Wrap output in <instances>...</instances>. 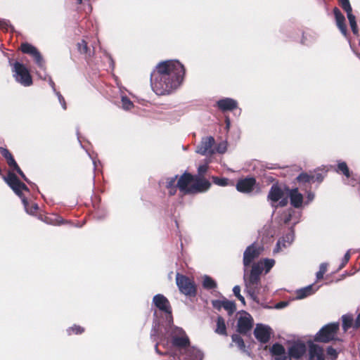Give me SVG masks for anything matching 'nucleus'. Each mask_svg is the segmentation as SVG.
<instances>
[{"mask_svg": "<svg viewBox=\"0 0 360 360\" xmlns=\"http://www.w3.org/2000/svg\"><path fill=\"white\" fill-rule=\"evenodd\" d=\"M0 153L1 155L6 160L9 167L15 164V160H14L12 154L8 151V150L4 148H0Z\"/></svg>", "mask_w": 360, "mask_h": 360, "instance_id": "31", "label": "nucleus"}, {"mask_svg": "<svg viewBox=\"0 0 360 360\" xmlns=\"http://www.w3.org/2000/svg\"><path fill=\"white\" fill-rule=\"evenodd\" d=\"M185 69L176 60L159 63L150 74V85L157 95L172 93L181 84Z\"/></svg>", "mask_w": 360, "mask_h": 360, "instance_id": "1", "label": "nucleus"}, {"mask_svg": "<svg viewBox=\"0 0 360 360\" xmlns=\"http://www.w3.org/2000/svg\"><path fill=\"white\" fill-rule=\"evenodd\" d=\"M75 1L79 4H82V0H75Z\"/></svg>", "mask_w": 360, "mask_h": 360, "instance_id": "62", "label": "nucleus"}, {"mask_svg": "<svg viewBox=\"0 0 360 360\" xmlns=\"http://www.w3.org/2000/svg\"><path fill=\"white\" fill-rule=\"evenodd\" d=\"M215 333L219 335H226V327L225 324V320L221 316H218L217 319V328L215 329Z\"/></svg>", "mask_w": 360, "mask_h": 360, "instance_id": "27", "label": "nucleus"}, {"mask_svg": "<svg viewBox=\"0 0 360 360\" xmlns=\"http://www.w3.org/2000/svg\"><path fill=\"white\" fill-rule=\"evenodd\" d=\"M10 27H11V25L8 20L0 18V28L1 29L5 30H8V29Z\"/></svg>", "mask_w": 360, "mask_h": 360, "instance_id": "49", "label": "nucleus"}, {"mask_svg": "<svg viewBox=\"0 0 360 360\" xmlns=\"http://www.w3.org/2000/svg\"><path fill=\"white\" fill-rule=\"evenodd\" d=\"M77 49L80 53L87 54L89 51V48L86 41L82 39L80 42H78Z\"/></svg>", "mask_w": 360, "mask_h": 360, "instance_id": "39", "label": "nucleus"}, {"mask_svg": "<svg viewBox=\"0 0 360 360\" xmlns=\"http://www.w3.org/2000/svg\"><path fill=\"white\" fill-rule=\"evenodd\" d=\"M267 200L275 209L285 207L288 202V192L285 193L278 185L273 184L269 191Z\"/></svg>", "mask_w": 360, "mask_h": 360, "instance_id": "7", "label": "nucleus"}, {"mask_svg": "<svg viewBox=\"0 0 360 360\" xmlns=\"http://www.w3.org/2000/svg\"><path fill=\"white\" fill-rule=\"evenodd\" d=\"M252 326L253 319L250 314L242 311L237 323V331L240 334L245 335L251 330Z\"/></svg>", "mask_w": 360, "mask_h": 360, "instance_id": "12", "label": "nucleus"}, {"mask_svg": "<svg viewBox=\"0 0 360 360\" xmlns=\"http://www.w3.org/2000/svg\"><path fill=\"white\" fill-rule=\"evenodd\" d=\"M202 286L204 288L211 290L217 288V283L209 276H204L202 281Z\"/></svg>", "mask_w": 360, "mask_h": 360, "instance_id": "28", "label": "nucleus"}, {"mask_svg": "<svg viewBox=\"0 0 360 360\" xmlns=\"http://www.w3.org/2000/svg\"><path fill=\"white\" fill-rule=\"evenodd\" d=\"M90 158L92 159V161H93V164H94V169L96 168L97 167V165H96V160H95L94 158H92L91 156H90Z\"/></svg>", "mask_w": 360, "mask_h": 360, "instance_id": "60", "label": "nucleus"}, {"mask_svg": "<svg viewBox=\"0 0 360 360\" xmlns=\"http://www.w3.org/2000/svg\"><path fill=\"white\" fill-rule=\"evenodd\" d=\"M288 198H290V204L295 208H300L303 204V195L299 192L297 188H287Z\"/></svg>", "mask_w": 360, "mask_h": 360, "instance_id": "19", "label": "nucleus"}, {"mask_svg": "<svg viewBox=\"0 0 360 360\" xmlns=\"http://www.w3.org/2000/svg\"><path fill=\"white\" fill-rule=\"evenodd\" d=\"M214 143V137L211 136L203 137L195 151L197 153L202 155H212L215 153V150L213 147Z\"/></svg>", "mask_w": 360, "mask_h": 360, "instance_id": "13", "label": "nucleus"}, {"mask_svg": "<svg viewBox=\"0 0 360 360\" xmlns=\"http://www.w3.org/2000/svg\"><path fill=\"white\" fill-rule=\"evenodd\" d=\"M212 181L216 185L226 186H228L229 179L225 177L212 176Z\"/></svg>", "mask_w": 360, "mask_h": 360, "instance_id": "36", "label": "nucleus"}, {"mask_svg": "<svg viewBox=\"0 0 360 360\" xmlns=\"http://www.w3.org/2000/svg\"><path fill=\"white\" fill-rule=\"evenodd\" d=\"M295 213V212L292 210H288L286 212H283L281 216V221L285 224H290L292 219V216Z\"/></svg>", "mask_w": 360, "mask_h": 360, "instance_id": "35", "label": "nucleus"}, {"mask_svg": "<svg viewBox=\"0 0 360 360\" xmlns=\"http://www.w3.org/2000/svg\"><path fill=\"white\" fill-rule=\"evenodd\" d=\"M84 331V328H82L79 326H76V325H75L72 327H70L69 328L67 329V333L68 335H71L72 333L81 334Z\"/></svg>", "mask_w": 360, "mask_h": 360, "instance_id": "43", "label": "nucleus"}, {"mask_svg": "<svg viewBox=\"0 0 360 360\" xmlns=\"http://www.w3.org/2000/svg\"><path fill=\"white\" fill-rule=\"evenodd\" d=\"M288 304L287 302H280L275 305L274 308L277 309H281L287 307Z\"/></svg>", "mask_w": 360, "mask_h": 360, "instance_id": "56", "label": "nucleus"}, {"mask_svg": "<svg viewBox=\"0 0 360 360\" xmlns=\"http://www.w3.org/2000/svg\"><path fill=\"white\" fill-rule=\"evenodd\" d=\"M350 259V250H349L345 255H344V257L342 258V263L339 267V269L343 268L345 264L349 262Z\"/></svg>", "mask_w": 360, "mask_h": 360, "instance_id": "50", "label": "nucleus"}, {"mask_svg": "<svg viewBox=\"0 0 360 360\" xmlns=\"http://www.w3.org/2000/svg\"><path fill=\"white\" fill-rule=\"evenodd\" d=\"M178 175H175L174 176L168 177L165 179V186L169 190V194L170 195H174L176 192V186Z\"/></svg>", "mask_w": 360, "mask_h": 360, "instance_id": "26", "label": "nucleus"}, {"mask_svg": "<svg viewBox=\"0 0 360 360\" xmlns=\"http://www.w3.org/2000/svg\"><path fill=\"white\" fill-rule=\"evenodd\" d=\"M226 125H227V127H229V120L228 119L226 120Z\"/></svg>", "mask_w": 360, "mask_h": 360, "instance_id": "63", "label": "nucleus"}, {"mask_svg": "<svg viewBox=\"0 0 360 360\" xmlns=\"http://www.w3.org/2000/svg\"><path fill=\"white\" fill-rule=\"evenodd\" d=\"M314 182L315 181H319V182H321V181L323 180V178H324V177H323V174H321V173H317V174H315V175H314Z\"/></svg>", "mask_w": 360, "mask_h": 360, "instance_id": "57", "label": "nucleus"}, {"mask_svg": "<svg viewBox=\"0 0 360 360\" xmlns=\"http://www.w3.org/2000/svg\"><path fill=\"white\" fill-rule=\"evenodd\" d=\"M227 149V142L225 141H223L217 144L216 148H214L215 153H224L226 151Z\"/></svg>", "mask_w": 360, "mask_h": 360, "instance_id": "44", "label": "nucleus"}, {"mask_svg": "<svg viewBox=\"0 0 360 360\" xmlns=\"http://www.w3.org/2000/svg\"><path fill=\"white\" fill-rule=\"evenodd\" d=\"M318 288V287L315 288L314 285H309L304 288H300L296 291V298L298 300L304 299L314 294Z\"/></svg>", "mask_w": 360, "mask_h": 360, "instance_id": "25", "label": "nucleus"}, {"mask_svg": "<svg viewBox=\"0 0 360 360\" xmlns=\"http://www.w3.org/2000/svg\"><path fill=\"white\" fill-rule=\"evenodd\" d=\"M166 331L175 351L161 352L158 349V342H157L155 349L158 354L169 355L172 360H181L179 354L184 352L185 356L183 360H202L204 357L202 352L194 347L189 346V338L182 328L171 325L166 329Z\"/></svg>", "mask_w": 360, "mask_h": 360, "instance_id": "2", "label": "nucleus"}, {"mask_svg": "<svg viewBox=\"0 0 360 360\" xmlns=\"http://www.w3.org/2000/svg\"><path fill=\"white\" fill-rule=\"evenodd\" d=\"M314 176L308 174L307 173H305V172H302L296 178V180L300 184L314 182Z\"/></svg>", "mask_w": 360, "mask_h": 360, "instance_id": "30", "label": "nucleus"}, {"mask_svg": "<svg viewBox=\"0 0 360 360\" xmlns=\"http://www.w3.org/2000/svg\"><path fill=\"white\" fill-rule=\"evenodd\" d=\"M338 1L342 8L346 12L347 17L353 15L352 8L349 0H338Z\"/></svg>", "mask_w": 360, "mask_h": 360, "instance_id": "34", "label": "nucleus"}, {"mask_svg": "<svg viewBox=\"0 0 360 360\" xmlns=\"http://www.w3.org/2000/svg\"><path fill=\"white\" fill-rule=\"evenodd\" d=\"M257 340L262 343H266L271 337V328L267 326L257 324L254 330Z\"/></svg>", "mask_w": 360, "mask_h": 360, "instance_id": "18", "label": "nucleus"}, {"mask_svg": "<svg viewBox=\"0 0 360 360\" xmlns=\"http://www.w3.org/2000/svg\"><path fill=\"white\" fill-rule=\"evenodd\" d=\"M309 360H325L323 349L316 344H311L309 348Z\"/></svg>", "mask_w": 360, "mask_h": 360, "instance_id": "22", "label": "nucleus"}, {"mask_svg": "<svg viewBox=\"0 0 360 360\" xmlns=\"http://www.w3.org/2000/svg\"><path fill=\"white\" fill-rule=\"evenodd\" d=\"M13 170H15L17 173L19 174V175L28 184H30V181L28 180V179L26 177L23 172L21 170V169L19 167L16 162L15 164L12 165V166L10 167Z\"/></svg>", "mask_w": 360, "mask_h": 360, "instance_id": "46", "label": "nucleus"}, {"mask_svg": "<svg viewBox=\"0 0 360 360\" xmlns=\"http://www.w3.org/2000/svg\"><path fill=\"white\" fill-rule=\"evenodd\" d=\"M270 352L275 360H290V356H288L284 347L278 343L274 344Z\"/></svg>", "mask_w": 360, "mask_h": 360, "instance_id": "21", "label": "nucleus"}, {"mask_svg": "<svg viewBox=\"0 0 360 360\" xmlns=\"http://www.w3.org/2000/svg\"><path fill=\"white\" fill-rule=\"evenodd\" d=\"M223 308L227 311L229 315H231L236 309L235 303L226 299L224 300Z\"/></svg>", "mask_w": 360, "mask_h": 360, "instance_id": "33", "label": "nucleus"}, {"mask_svg": "<svg viewBox=\"0 0 360 360\" xmlns=\"http://www.w3.org/2000/svg\"><path fill=\"white\" fill-rule=\"evenodd\" d=\"M207 170V166L206 165H200L198 168V171L200 175L205 174Z\"/></svg>", "mask_w": 360, "mask_h": 360, "instance_id": "55", "label": "nucleus"}, {"mask_svg": "<svg viewBox=\"0 0 360 360\" xmlns=\"http://www.w3.org/2000/svg\"><path fill=\"white\" fill-rule=\"evenodd\" d=\"M333 13L335 18V21L338 27L342 32V34L345 36L347 34V26L345 25V18L343 14L341 13L340 9L337 7H335L333 9Z\"/></svg>", "mask_w": 360, "mask_h": 360, "instance_id": "23", "label": "nucleus"}, {"mask_svg": "<svg viewBox=\"0 0 360 360\" xmlns=\"http://www.w3.org/2000/svg\"><path fill=\"white\" fill-rule=\"evenodd\" d=\"M105 215H106V212L105 210H98L95 213V217H96L97 219H103Z\"/></svg>", "mask_w": 360, "mask_h": 360, "instance_id": "54", "label": "nucleus"}, {"mask_svg": "<svg viewBox=\"0 0 360 360\" xmlns=\"http://www.w3.org/2000/svg\"><path fill=\"white\" fill-rule=\"evenodd\" d=\"M338 171L341 172L347 178H349L350 176L349 168L345 162L338 164Z\"/></svg>", "mask_w": 360, "mask_h": 360, "instance_id": "37", "label": "nucleus"}, {"mask_svg": "<svg viewBox=\"0 0 360 360\" xmlns=\"http://www.w3.org/2000/svg\"><path fill=\"white\" fill-rule=\"evenodd\" d=\"M4 179L14 193L21 198L25 211L28 214H34L38 209V205L37 204H33L32 207L30 209L28 207V202L22 193V191H29L27 186L24 183L21 182L15 174L11 172H8L6 176H4Z\"/></svg>", "mask_w": 360, "mask_h": 360, "instance_id": "5", "label": "nucleus"}, {"mask_svg": "<svg viewBox=\"0 0 360 360\" xmlns=\"http://www.w3.org/2000/svg\"><path fill=\"white\" fill-rule=\"evenodd\" d=\"M56 95L57 96L58 98V101L60 103V105H62V108L65 110L66 109V103H65V101L64 99V98L63 97V96L60 94V92L58 91H56Z\"/></svg>", "mask_w": 360, "mask_h": 360, "instance_id": "51", "label": "nucleus"}, {"mask_svg": "<svg viewBox=\"0 0 360 360\" xmlns=\"http://www.w3.org/2000/svg\"><path fill=\"white\" fill-rule=\"evenodd\" d=\"M264 248L256 244H252L249 245L243 253V265H244V274H247V268L250 264L263 252Z\"/></svg>", "mask_w": 360, "mask_h": 360, "instance_id": "10", "label": "nucleus"}, {"mask_svg": "<svg viewBox=\"0 0 360 360\" xmlns=\"http://www.w3.org/2000/svg\"><path fill=\"white\" fill-rule=\"evenodd\" d=\"M212 304L214 308L219 310L221 308H223L224 300H213Z\"/></svg>", "mask_w": 360, "mask_h": 360, "instance_id": "52", "label": "nucleus"}, {"mask_svg": "<svg viewBox=\"0 0 360 360\" xmlns=\"http://www.w3.org/2000/svg\"><path fill=\"white\" fill-rule=\"evenodd\" d=\"M342 328L344 331H347L352 327L353 323V316L352 314H345L342 316Z\"/></svg>", "mask_w": 360, "mask_h": 360, "instance_id": "29", "label": "nucleus"}, {"mask_svg": "<svg viewBox=\"0 0 360 360\" xmlns=\"http://www.w3.org/2000/svg\"><path fill=\"white\" fill-rule=\"evenodd\" d=\"M233 342L236 343V345L238 347V348L243 351H245V345L243 338L238 334H233L231 336Z\"/></svg>", "mask_w": 360, "mask_h": 360, "instance_id": "32", "label": "nucleus"}, {"mask_svg": "<svg viewBox=\"0 0 360 360\" xmlns=\"http://www.w3.org/2000/svg\"><path fill=\"white\" fill-rule=\"evenodd\" d=\"M294 240V232L291 229L290 231L286 235L281 238L276 243V245L274 249V252H278L282 251L283 249L289 247Z\"/></svg>", "mask_w": 360, "mask_h": 360, "instance_id": "20", "label": "nucleus"}, {"mask_svg": "<svg viewBox=\"0 0 360 360\" xmlns=\"http://www.w3.org/2000/svg\"><path fill=\"white\" fill-rule=\"evenodd\" d=\"M339 326L338 322L331 323L324 326L316 334L314 340L326 343L331 340H336Z\"/></svg>", "mask_w": 360, "mask_h": 360, "instance_id": "8", "label": "nucleus"}, {"mask_svg": "<svg viewBox=\"0 0 360 360\" xmlns=\"http://www.w3.org/2000/svg\"><path fill=\"white\" fill-rule=\"evenodd\" d=\"M13 170H15L17 173L19 174V175L28 184H30V181L28 180V179L26 177L23 172L21 170V169L19 167L16 162L15 164L12 165V166L10 167Z\"/></svg>", "mask_w": 360, "mask_h": 360, "instance_id": "47", "label": "nucleus"}, {"mask_svg": "<svg viewBox=\"0 0 360 360\" xmlns=\"http://www.w3.org/2000/svg\"><path fill=\"white\" fill-rule=\"evenodd\" d=\"M274 264V259H264L253 264L250 274H244L245 291L253 301L259 302L257 294L260 290V275L263 271L268 273Z\"/></svg>", "mask_w": 360, "mask_h": 360, "instance_id": "3", "label": "nucleus"}, {"mask_svg": "<svg viewBox=\"0 0 360 360\" xmlns=\"http://www.w3.org/2000/svg\"><path fill=\"white\" fill-rule=\"evenodd\" d=\"M122 108L124 110H130L133 106V103L126 96H122L121 98Z\"/></svg>", "mask_w": 360, "mask_h": 360, "instance_id": "40", "label": "nucleus"}, {"mask_svg": "<svg viewBox=\"0 0 360 360\" xmlns=\"http://www.w3.org/2000/svg\"><path fill=\"white\" fill-rule=\"evenodd\" d=\"M307 203H309V202H311L314 200V194L313 193H311V192H309V193H307Z\"/></svg>", "mask_w": 360, "mask_h": 360, "instance_id": "59", "label": "nucleus"}, {"mask_svg": "<svg viewBox=\"0 0 360 360\" xmlns=\"http://www.w3.org/2000/svg\"><path fill=\"white\" fill-rule=\"evenodd\" d=\"M359 327H360V313L358 314V316L355 320L354 325V328H358Z\"/></svg>", "mask_w": 360, "mask_h": 360, "instance_id": "58", "label": "nucleus"}, {"mask_svg": "<svg viewBox=\"0 0 360 360\" xmlns=\"http://www.w3.org/2000/svg\"><path fill=\"white\" fill-rule=\"evenodd\" d=\"M176 283L180 292L189 296H195L196 294V288L194 282L188 277L181 275L179 273L176 276Z\"/></svg>", "mask_w": 360, "mask_h": 360, "instance_id": "9", "label": "nucleus"}, {"mask_svg": "<svg viewBox=\"0 0 360 360\" xmlns=\"http://www.w3.org/2000/svg\"><path fill=\"white\" fill-rule=\"evenodd\" d=\"M211 186L209 181L199 176H194L193 184L191 185V193H202L207 191Z\"/></svg>", "mask_w": 360, "mask_h": 360, "instance_id": "16", "label": "nucleus"}, {"mask_svg": "<svg viewBox=\"0 0 360 360\" xmlns=\"http://www.w3.org/2000/svg\"><path fill=\"white\" fill-rule=\"evenodd\" d=\"M256 180L253 177L240 179L236 184L238 191L243 193H250L255 189Z\"/></svg>", "mask_w": 360, "mask_h": 360, "instance_id": "15", "label": "nucleus"}, {"mask_svg": "<svg viewBox=\"0 0 360 360\" xmlns=\"http://www.w3.org/2000/svg\"><path fill=\"white\" fill-rule=\"evenodd\" d=\"M10 65L15 81L24 86H30L32 84V77L27 68L20 62L12 63L9 59Z\"/></svg>", "mask_w": 360, "mask_h": 360, "instance_id": "6", "label": "nucleus"}, {"mask_svg": "<svg viewBox=\"0 0 360 360\" xmlns=\"http://www.w3.org/2000/svg\"><path fill=\"white\" fill-rule=\"evenodd\" d=\"M347 18L349 20V25H350L352 32L354 34H358V27H357L355 16L354 15H350L349 16L347 17Z\"/></svg>", "mask_w": 360, "mask_h": 360, "instance_id": "38", "label": "nucleus"}, {"mask_svg": "<svg viewBox=\"0 0 360 360\" xmlns=\"http://www.w3.org/2000/svg\"><path fill=\"white\" fill-rule=\"evenodd\" d=\"M307 347L304 342H296L290 345L288 348V356L292 358L300 359L306 353Z\"/></svg>", "mask_w": 360, "mask_h": 360, "instance_id": "17", "label": "nucleus"}, {"mask_svg": "<svg viewBox=\"0 0 360 360\" xmlns=\"http://www.w3.org/2000/svg\"><path fill=\"white\" fill-rule=\"evenodd\" d=\"M233 292L234 295L245 305V301L243 296L240 295V287L239 285H235L233 288Z\"/></svg>", "mask_w": 360, "mask_h": 360, "instance_id": "42", "label": "nucleus"}, {"mask_svg": "<svg viewBox=\"0 0 360 360\" xmlns=\"http://www.w3.org/2000/svg\"><path fill=\"white\" fill-rule=\"evenodd\" d=\"M327 264L326 263H322L319 266V270L316 273V278L318 280H320L323 278L324 274L327 271Z\"/></svg>", "mask_w": 360, "mask_h": 360, "instance_id": "48", "label": "nucleus"}, {"mask_svg": "<svg viewBox=\"0 0 360 360\" xmlns=\"http://www.w3.org/2000/svg\"><path fill=\"white\" fill-rule=\"evenodd\" d=\"M21 51L22 53L30 54L33 57L36 64L41 71L37 72L38 77L44 80L48 79L49 85L56 93L57 91L56 90L55 83L46 72L45 61L37 49L30 44L23 43L21 45Z\"/></svg>", "mask_w": 360, "mask_h": 360, "instance_id": "4", "label": "nucleus"}, {"mask_svg": "<svg viewBox=\"0 0 360 360\" xmlns=\"http://www.w3.org/2000/svg\"><path fill=\"white\" fill-rule=\"evenodd\" d=\"M157 327H158V324L156 323H154V325L153 326V328H152V330H151V333H150L151 339H153V341L156 340L155 336H156V333L158 332Z\"/></svg>", "mask_w": 360, "mask_h": 360, "instance_id": "53", "label": "nucleus"}, {"mask_svg": "<svg viewBox=\"0 0 360 360\" xmlns=\"http://www.w3.org/2000/svg\"><path fill=\"white\" fill-rule=\"evenodd\" d=\"M193 181L194 176L190 173L185 172L179 178L176 186L184 194H190L191 193V191H190L191 185L193 184Z\"/></svg>", "mask_w": 360, "mask_h": 360, "instance_id": "14", "label": "nucleus"}, {"mask_svg": "<svg viewBox=\"0 0 360 360\" xmlns=\"http://www.w3.org/2000/svg\"><path fill=\"white\" fill-rule=\"evenodd\" d=\"M13 170H15L17 173L19 174V175L28 184H30V181L28 180V179L26 177L23 172L21 170V169L19 167L16 162L15 164L12 165V166L10 167Z\"/></svg>", "mask_w": 360, "mask_h": 360, "instance_id": "45", "label": "nucleus"}, {"mask_svg": "<svg viewBox=\"0 0 360 360\" xmlns=\"http://www.w3.org/2000/svg\"><path fill=\"white\" fill-rule=\"evenodd\" d=\"M326 353L329 360H335L338 358V352L332 347L327 348Z\"/></svg>", "mask_w": 360, "mask_h": 360, "instance_id": "41", "label": "nucleus"}, {"mask_svg": "<svg viewBox=\"0 0 360 360\" xmlns=\"http://www.w3.org/2000/svg\"><path fill=\"white\" fill-rule=\"evenodd\" d=\"M300 217V215H299L297 217H296V219H294V221H293V222H292V224H293L294 225H295V224H296L297 223H298V221H299V218H298V217Z\"/></svg>", "mask_w": 360, "mask_h": 360, "instance_id": "61", "label": "nucleus"}, {"mask_svg": "<svg viewBox=\"0 0 360 360\" xmlns=\"http://www.w3.org/2000/svg\"><path fill=\"white\" fill-rule=\"evenodd\" d=\"M153 302L157 308L166 314L169 323L172 322L171 306L167 298L162 294H158L153 297Z\"/></svg>", "mask_w": 360, "mask_h": 360, "instance_id": "11", "label": "nucleus"}, {"mask_svg": "<svg viewBox=\"0 0 360 360\" xmlns=\"http://www.w3.org/2000/svg\"><path fill=\"white\" fill-rule=\"evenodd\" d=\"M237 101L230 98H223L217 101V106L222 111L232 110L237 108Z\"/></svg>", "mask_w": 360, "mask_h": 360, "instance_id": "24", "label": "nucleus"}]
</instances>
